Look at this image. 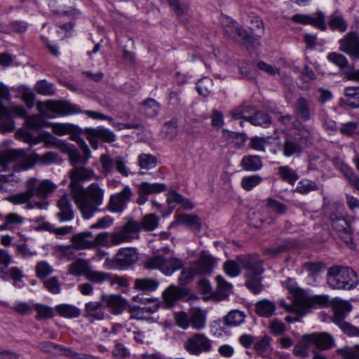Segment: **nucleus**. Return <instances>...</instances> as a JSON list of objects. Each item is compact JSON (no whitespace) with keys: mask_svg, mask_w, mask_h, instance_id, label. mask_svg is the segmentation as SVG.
Listing matches in <instances>:
<instances>
[{"mask_svg":"<svg viewBox=\"0 0 359 359\" xmlns=\"http://www.w3.org/2000/svg\"><path fill=\"white\" fill-rule=\"evenodd\" d=\"M84 219H89L99 210L102 204L104 190L98 183H92L87 188L76 187L72 194Z\"/></svg>","mask_w":359,"mask_h":359,"instance_id":"1","label":"nucleus"},{"mask_svg":"<svg viewBox=\"0 0 359 359\" xmlns=\"http://www.w3.org/2000/svg\"><path fill=\"white\" fill-rule=\"evenodd\" d=\"M237 260L245 271V286L253 294H259L263 290L262 273L264 271L263 261L257 254H245L237 256Z\"/></svg>","mask_w":359,"mask_h":359,"instance_id":"2","label":"nucleus"},{"mask_svg":"<svg viewBox=\"0 0 359 359\" xmlns=\"http://www.w3.org/2000/svg\"><path fill=\"white\" fill-rule=\"evenodd\" d=\"M327 282L333 289L351 290L357 285L358 278L351 268L334 266L328 269Z\"/></svg>","mask_w":359,"mask_h":359,"instance_id":"3","label":"nucleus"},{"mask_svg":"<svg viewBox=\"0 0 359 359\" xmlns=\"http://www.w3.org/2000/svg\"><path fill=\"white\" fill-rule=\"evenodd\" d=\"M159 218L154 214L150 213L144 215L141 222L129 220L123 227V233L114 236L116 243L120 241H130L133 239V233H139L141 230L153 231L157 228Z\"/></svg>","mask_w":359,"mask_h":359,"instance_id":"4","label":"nucleus"},{"mask_svg":"<svg viewBox=\"0 0 359 359\" xmlns=\"http://www.w3.org/2000/svg\"><path fill=\"white\" fill-rule=\"evenodd\" d=\"M10 93L8 88L2 83H0V132H11L14 129V123L11 118V114L24 117L26 116V111L19 107H15L12 109L4 106V101L9 100Z\"/></svg>","mask_w":359,"mask_h":359,"instance_id":"5","label":"nucleus"},{"mask_svg":"<svg viewBox=\"0 0 359 359\" xmlns=\"http://www.w3.org/2000/svg\"><path fill=\"white\" fill-rule=\"evenodd\" d=\"M15 162L13 170H26L35 164V161L28 156L23 149H8L0 153V171L8 170L11 163Z\"/></svg>","mask_w":359,"mask_h":359,"instance_id":"6","label":"nucleus"},{"mask_svg":"<svg viewBox=\"0 0 359 359\" xmlns=\"http://www.w3.org/2000/svg\"><path fill=\"white\" fill-rule=\"evenodd\" d=\"M184 263L182 259L173 257H164L156 255L149 257L144 262L147 269H158L167 276L172 275L175 271L182 269Z\"/></svg>","mask_w":359,"mask_h":359,"instance_id":"7","label":"nucleus"},{"mask_svg":"<svg viewBox=\"0 0 359 359\" xmlns=\"http://www.w3.org/2000/svg\"><path fill=\"white\" fill-rule=\"evenodd\" d=\"M333 315L331 320L338 325L342 332L349 337H354L358 328L344 320L351 311V305L348 302L339 301L333 304Z\"/></svg>","mask_w":359,"mask_h":359,"instance_id":"8","label":"nucleus"},{"mask_svg":"<svg viewBox=\"0 0 359 359\" xmlns=\"http://www.w3.org/2000/svg\"><path fill=\"white\" fill-rule=\"evenodd\" d=\"M39 348L46 352L57 355H62L70 359H97L90 354L80 353L70 347L56 344L50 341H42L38 345Z\"/></svg>","mask_w":359,"mask_h":359,"instance_id":"9","label":"nucleus"},{"mask_svg":"<svg viewBox=\"0 0 359 359\" xmlns=\"http://www.w3.org/2000/svg\"><path fill=\"white\" fill-rule=\"evenodd\" d=\"M294 294V301L296 304L303 310V314L306 311L313 306H330L331 301L328 296L316 295L312 297H308L304 290L302 289H295L293 290Z\"/></svg>","mask_w":359,"mask_h":359,"instance_id":"10","label":"nucleus"},{"mask_svg":"<svg viewBox=\"0 0 359 359\" xmlns=\"http://www.w3.org/2000/svg\"><path fill=\"white\" fill-rule=\"evenodd\" d=\"M100 161L102 173L105 176L111 173L114 168L119 174L124 177H128L131 173L126 165L127 161L121 156H116L113 158L109 154H102Z\"/></svg>","mask_w":359,"mask_h":359,"instance_id":"11","label":"nucleus"},{"mask_svg":"<svg viewBox=\"0 0 359 359\" xmlns=\"http://www.w3.org/2000/svg\"><path fill=\"white\" fill-rule=\"evenodd\" d=\"M250 106L234 109L232 111V116L234 119H243L254 126L266 128L271 123V118L267 113L263 111H257L253 116H246L247 109Z\"/></svg>","mask_w":359,"mask_h":359,"instance_id":"12","label":"nucleus"},{"mask_svg":"<svg viewBox=\"0 0 359 359\" xmlns=\"http://www.w3.org/2000/svg\"><path fill=\"white\" fill-rule=\"evenodd\" d=\"M184 348L189 353L198 355L211 351L212 341L204 334L196 333L184 342Z\"/></svg>","mask_w":359,"mask_h":359,"instance_id":"13","label":"nucleus"},{"mask_svg":"<svg viewBox=\"0 0 359 359\" xmlns=\"http://www.w3.org/2000/svg\"><path fill=\"white\" fill-rule=\"evenodd\" d=\"M348 78L352 81H359V69L349 72ZM340 104L352 109L359 108V86L346 87L344 97L340 99Z\"/></svg>","mask_w":359,"mask_h":359,"instance_id":"14","label":"nucleus"},{"mask_svg":"<svg viewBox=\"0 0 359 359\" xmlns=\"http://www.w3.org/2000/svg\"><path fill=\"white\" fill-rule=\"evenodd\" d=\"M133 195L132 189L126 185L123 190L110 196L107 209L112 212H121L126 208Z\"/></svg>","mask_w":359,"mask_h":359,"instance_id":"15","label":"nucleus"},{"mask_svg":"<svg viewBox=\"0 0 359 359\" xmlns=\"http://www.w3.org/2000/svg\"><path fill=\"white\" fill-rule=\"evenodd\" d=\"M339 50L352 60H359V38L356 32H350L339 41Z\"/></svg>","mask_w":359,"mask_h":359,"instance_id":"16","label":"nucleus"},{"mask_svg":"<svg viewBox=\"0 0 359 359\" xmlns=\"http://www.w3.org/2000/svg\"><path fill=\"white\" fill-rule=\"evenodd\" d=\"M44 107L46 110L59 116H67L82 112L78 105L66 100H48L44 103Z\"/></svg>","mask_w":359,"mask_h":359,"instance_id":"17","label":"nucleus"},{"mask_svg":"<svg viewBox=\"0 0 359 359\" xmlns=\"http://www.w3.org/2000/svg\"><path fill=\"white\" fill-rule=\"evenodd\" d=\"M138 197L136 203L142 205L148 201V196L151 194H156L167 190V186L163 183H149L142 182L137 186Z\"/></svg>","mask_w":359,"mask_h":359,"instance_id":"18","label":"nucleus"},{"mask_svg":"<svg viewBox=\"0 0 359 359\" xmlns=\"http://www.w3.org/2000/svg\"><path fill=\"white\" fill-rule=\"evenodd\" d=\"M297 117L304 122L309 121L314 115L315 104L305 97H299L293 104Z\"/></svg>","mask_w":359,"mask_h":359,"instance_id":"19","label":"nucleus"},{"mask_svg":"<svg viewBox=\"0 0 359 359\" xmlns=\"http://www.w3.org/2000/svg\"><path fill=\"white\" fill-rule=\"evenodd\" d=\"M27 181L30 186L29 189L32 191L34 196H36L43 200L46 199L57 188V185L49 180L39 182L36 178H31Z\"/></svg>","mask_w":359,"mask_h":359,"instance_id":"20","label":"nucleus"},{"mask_svg":"<svg viewBox=\"0 0 359 359\" xmlns=\"http://www.w3.org/2000/svg\"><path fill=\"white\" fill-rule=\"evenodd\" d=\"M48 6L55 14L77 16L79 11L75 7V0H49Z\"/></svg>","mask_w":359,"mask_h":359,"instance_id":"21","label":"nucleus"},{"mask_svg":"<svg viewBox=\"0 0 359 359\" xmlns=\"http://www.w3.org/2000/svg\"><path fill=\"white\" fill-rule=\"evenodd\" d=\"M70 183L69 187L72 194L74 192V188L83 187L81 182L89 180L95 177L94 171L83 167H76L69 172Z\"/></svg>","mask_w":359,"mask_h":359,"instance_id":"22","label":"nucleus"},{"mask_svg":"<svg viewBox=\"0 0 359 359\" xmlns=\"http://www.w3.org/2000/svg\"><path fill=\"white\" fill-rule=\"evenodd\" d=\"M138 259V253L135 248H121L116 253L114 262L116 266L128 268L133 265Z\"/></svg>","mask_w":359,"mask_h":359,"instance_id":"23","label":"nucleus"},{"mask_svg":"<svg viewBox=\"0 0 359 359\" xmlns=\"http://www.w3.org/2000/svg\"><path fill=\"white\" fill-rule=\"evenodd\" d=\"M292 20L303 25H312L322 31L327 29L325 21V15L320 12H316L312 15L304 14H295L292 16Z\"/></svg>","mask_w":359,"mask_h":359,"instance_id":"24","label":"nucleus"},{"mask_svg":"<svg viewBox=\"0 0 359 359\" xmlns=\"http://www.w3.org/2000/svg\"><path fill=\"white\" fill-rule=\"evenodd\" d=\"M216 259L205 251H202L197 261L192 264L198 276L210 275L213 270Z\"/></svg>","mask_w":359,"mask_h":359,"instance_id":"25","label":"nucleus"},{"mask_svg":"<svg viewBox=\"0 0 359 359\" xmlns=\"http://www.w3.org/2000/svg\"><path fill=\"white\" fill-rule=\"evenodd\" d=\"M86 278L88 280L93 283L99 284L110 280L111 285L116 284L121 287H126L128 285L127 280L125 278L119 276H115L111 278L110 274L108 273L93 271L91 269H90Z\"/></svg>","mask_w":359,"mask_h":359,"instance_id":"26","label":"nucleus"},{"mask_svg":"<svg viewBox=\"0 0 359 359\" xmlns=\"http://www.w3.org/2000/svg\"><path fill=\"white\" fill-rule=\"evenodd\" d=\"M221 25L224 34L233 40L239 41L240 36L245 34V29L235 20L227 16L222 18Z\"/></svg>","mask_w":359,"mask_h":359,"instance_id":"27","label":"nucleus"},{"mask_svg":"<svg viewBox=\"0 0 359 359\" xmlns=\"http://www.w3.org/2000/svg\"><path fill=\"white\" fill-rule=\"evenodd\" d=\"M308 337L311 345L321 351L330 349L334 345L333 337L327 332L309 334Z\"/></svg>","mask_w":359,"mask_h":359,"instance_id":"28","label":"nucleus"},{"mask_svg":"<svg viewBox=\"0 0 359 359\" xmlns=\"http://www.w3.org/2000/svg\"><path fill=\"white\" fill-rule=\"evenodd\" d=\"M100 301L109 307L114 314L121 313L126 306V302L120 295H102Z\"/></svg>","mask_w":359,"mask_h":359,"instance_id":"29","label":"nucleus"},{"mask_svg":"<svg viewBox=\"0 0 359 359\" xmlns=\"http://www.w3.org/2000/svg\"><path fill=\"white\" fill-rule=\"evenodd\" d=\"M102 302H90L86 304L83 316L94 320H102L104 318V307Z\"/></svg>","mask_w":359,"mask_h":359,"instance_id":"30","label":"nucleus"},{"mask_svg":"<svg viewBox=\"0 0 359 359\" xmlns=\"http://www.w3.org/2000/svg\"><path fill=\"white\" fill-rule=\"evenodd\" d=\"M187 294V290L185 288L170 285L163 292V297L168 306H172L176 301L184 298Z\"/></svg>","mask_w":359,"mask_h":359,"instance_id":"31","label":"nucleus"},{"mask_svg":"<svg viewBox=\"0 0 359 359\" xmlns=\"http://www.w3.org/2000/svg\"><path fill=\"white\" fill-rule=\"evenodd\" d=\"M282 150L283 155L286 157H299L304 151V147L300 142L287 137L283 142Z\"/></svg>","mask_w":359,"mask_h":359,"instance_id":"32","label":"nucleus"},{"mask_svg":"<svg viewBox=\"0 0 359 359\" xmlns=\"http://www.w3.org/2000/svg\"><path fill=\"white\" fill-rule=\"evenodd\" d=\"M122 233L123 229H121V231L111 234H110L108 232L100 233L97 235H96L95 239L92 241L93 248H95L96 246L109 247L111 245H116L121 243H124L125 241H120L118 243H116V241L114 240V236L118 235H120L121 236Z\"/></svg>","mask_w":359,"mask_h":359,"instance_id":"33","label":"nucleus"},{"mask_svg":"<svg viewBox=\"0 0 359 359\" xmlns=\"http://www.w3.org/2000/svg\"><path fill=\"white\" fill-rule=\"evenodd\" d=\"M294 246V242L292 240L285 239L277 241L273 245L264 249V252L271 257H276L285 252Z\"/></svg>","mask_w":359,"mask_h":359,"instance_id":"34","label":"nucleus"},{"mask_svg":"<svg viewBox=\"0 0 359 359\" xmlns=\"http://www.w3.org/2000/svg\"><path fill=\"white\" fill-rule=\"evenodd\" d=\"M276 309V304L267 299L257 302L255 305V311L259 317L270 318Z\"/></svg>","mask_w":359,"mask_h":359,"instance_id":"35","label":"nucleus"},{"mask_svg":"<svg viewBox=\"0 0 359 359\" xmlns=\"http://www.w3.org/2000/svg\"><path fill=\"white\" fill-rule=\"evenodd\" d=\"M57 206L60 212L57 213V217L60 221H70L73 219L72 205L65 195L59 199Z\"/></svg>","mask_w":359,"mask_h":359,"instance_id":"36","label":"nucleus"},{"mask_svg":"<svg viewBox=\"0 0 359 359\" xmlns=\"http://www.w3.org/2000/svg\"><path fill=\"white\" fill-rule=\"evenodd\" d=\"M206 316L199 308H191L189 310V326L195 330H201L205 325Z\"/></svg>","mask_w":359,"mask_h":359,"instance_id":"37","label":"nucleus"},{"mask_svg":"<svg viewBox=\"0 0 359 359\" xmlns=\"http://www.w3.org/2000/svg\"><path fill=\"white\" fill-rule=\"evenodd\" d=\"M277 175L279 178L291 185H294L299 180V176L297 170L289 165H281L278 168Z\"/></svg>","mask_w":359,"mask_h":359,"instance_id":"38","label":"nucleus"},{"mask_svg":"<svg viewBox=\"0 0 359 359\" xmlns=\"http://www.w3.org/2000/svg\"><path fill=\"white\" fill-rule=\"evenodd\" d=\"M261 158L256 155L245 156L242 158L240 166L246 171L255 172L262 168Z\"/></svg>","mask_w":359,"mask_h":359,"instance_id":"39","label":"nucleus"},{"mask_svg":"<svg viewBox=\"0 0 359 359\" xmlns=\"http://www.w3.org/2000/svg\"><path fill=\"white\" fill-rule=\"evenodd\" d=\"M158 285V281L152 278H137L134 281V288L144 293L155 291Z\"/></svg>","mask_w":359,"mask_h":359,"instance_id":"40","label":"nucleus"},{"mask_svg":"<svg viewBox=\"0 0 359 359\" xmlns=\"http://www.w3.org/2000/svg\"><path fill=\"white\" fill-rule=\"evenodd\" d=\"M177 222L187 226L192 231H200L201 223L197 215L182 214L177 217Z\"/></svg>","mask_w":359,"mask_h":359,"instance_id":"41","label":"nucleus"},{"mask_svg":"<svg viewBox=\"0 0 359 359\" xmlns=\"http://www.w3.org/2000/svg\"><path fill=\"white\" fill-rule=\"evenodd\" d=\"M90 269V266L88 261L83 259H78L69 265V272L74 276L83 275L86 277Z\"/></svg>","mask_w":359,"mask_h":359,"instance_id":"42","label":"nucleus"},{"mask_svg":"<svg viewBox=\"0 0 359 359\" xmlns=\"http://www.w3.org/2000/svg\"><path fill=\"white\" fill-rule=\"evenodd\" d=\"M328 26L332 30H337L342 33L346 31L348 23L342 15L336 12L330 17Z\"/></svg>","mask_w":359,"mask_h":359,"instance_id":"43","label":"nucleus"},{"mask_svg":"<svg viewBox=\"0 0 359 359\" xmlns=\"http://www.w3.org/2000/svg\"><path fill=\"white\" fill-rule=\"evenodd\" d=\"M140 110L142 114L151 118L158 114L160 105L154 99L149 98L140 105Z\"/></svg>","mask_w":359,"mask_h":359,"instance_id":"44","label":"nucleus"},{"mask_svg":"<svg viewBox=\"0 0 359 359\" xmlns=\"http://www.w3.org/2000/svg\"><path fill=\"white\" fill-rule=\"evenodd\" d=\"M330 219L333 229L339 232L347 231L351 228L348 220L341 214L332 212L330 215Z\"/></svg>","mask_w":359,"mask_h":359,"instance_id":"45","label":"nucleus"},{"mask_svg":"<svg viewBox=\"0 0 359 359\" xmlns=\"http://www.w3.org/2000/svg\"><path fill=\"white\" fill-rule=\"evenodd\" d=\"M26 188L25 191L12 195L8 198V200L15 205H27V203L30 202L31 198L34 196L32 191L29 189L30 186L28 181L26 182Z\"/></svg>","mask_w":359,"mask_h":359,"instance_id":"46","label":"nucleus"},{"mask_svg":"<svg viewBox=\"0 0 359 359\" xmlns=\"http://www.w3.org/2000/svg\"><path fill=\"white\" fill-rule=\"evenodd\" d=\"M55 310L60 316L67 318H78L81 315V310L71 304H60L55 307Z\"/></svg>","mask_w":359,"mask_h":359,"instance_id":"47","label":"nucleus"},{"mask_svg":"<svg viewBox=\"0 0 359 359\" xmlns=\"http://www.w3.org/2000/svg\"><path fill=\"white\" fill-rule=\"evenodd\" d=\"M25 221V218L17 213H9L5 217V222L0 226V230H11L21 225Z\"/></svg>","mask_w":359,"mask_h":359,"instance_id":"48","label":"nucleus"},{"mask_svg":"<svg viewBox=\"0 0 359 359\" xmlns=\"http://www.w3.org/2000/svg\"><path fill=\"white\" fill-rule=\"evenodd\" d=\"M245 316L243 312L238 310L230 311L224 318V323L228 326H238L245 320Z\"/></svg>","mask_w":359,"mask_h":359,"instance_id":"49","label":"nucleus"},{"mask_svg":"<svg viewBox=\"0 0 359 359\" xmlns=\"http://www.w3.org/2000/svg\"><path fill=\"white\" fill-rule=\"evenodd\" d=\"M311 346L308 334H304L302 339L294 346L293 353L296 356L305 358L308 356V348Z\"/></svg>","mask_w":359,"mask_h":359,"instance_id":"50","label":"nucleus"},{"mask_svg":"<svg viewBox=\"0 0 359 359\" xmlns=\"http://www.w3.org/2000/svg\"><path fill=\"white\" fill-rule=\"evenodd\" d=\"M157 158L149 154H141L138 156V165L141 169L150 170L157 165Z\"/></svg>","mask_w":359,"mask_h":359,"instance_id":"51","label":"nucleus"},{"mask_svg":"<svg viewBox=\"0 0 359 359\" xmlns=\"http://www.w3.org/2000/svg\"><path fill=\"white\" fill-rule=\"evenodd\" d=\"M224 271L230 277H237L241 273V266L237 260V257L234 260H227L224 263Z\"/></svg>","mask_w":359,"mask_h":359,"instance_id":"52","label":"nucleus"},{"mask_svg":"<svg viewBox=\"0 0 359 359\" xmlns=\"http://www.w3.org/2000/svg\"><path fill=\"white\" fill-rule=\"evenodd\" d=\"M198 93L204 97L208 96L213 89V81L209 77L202 78L196 83Z\"/></svg>","mask_w":359,"mask_h":359,"instance_id":"53","label":"nucleus"},{"mask_svg":"<svg viewBox=\"0 0 359 359\" xmlns=\"http://www.w3.org/2000/svg\"><path fill=\"white\" fill-rule=\"evenodd\" d=\"M90 134V135L97 136L107 142H112L116 139L115 135L111 131L102 127L91 129Z\"/></svg>","mask_w":359,"mask_h":359,"instance_id":"54","label":"nucleus"},{"mask_svg":"<svg viewBox=\"0 0 359 359\" xmlns=\"http://www.w3.org/2000/svg\"><path fill=\"white\" fill-rule=\"evenodd\" d=\"M250 18L249 29L251 30L252 34L258 37H262L264 32L263 21L258 16H250Z\"/></svg>","mask_w":359,"mask_h":359,"instance_id":"55","label":"nucleus"},{"mask_svg":"<svg viewBox=\"0 0 359 359\" xmlns=\"http://www.w3.org/2000/svg\"><path fill=\"white\" fill-rule=\"evenodd\" d=\"M35 90L41 95L51 96L55 93V89L53 83H48L46 80L38 81L35 85Z\"/></svg>","mask_w":359,"mask_h":359,"instance_id":"56","label":"nucleus"},{"mask_svg":"<svg viewBox=\"0 0 359 359\" xmlns=\"http://www.w3.org/2000/svg\"><path fill=\"white\" fill-rule=\"evenodd\" d=\"M5 275H8V276L13 280V285L17 287H22L23 286V283L22 280V278L23 276L22 272L18 267L13 266L10 268L8 270H5Z\"/></svg>","mask_w":359,"mask_h":359,"instance_id":"57","label":"nucleus"},{"mask_svg":"<svg viewBox=\"0 0 359 359\" xmlns=\"http://www.w3.org/2000/svg\"><path fill=\"white\" fill-rule=\"evenodd\" d=\"M262 180V178L258 175H253L243 177L241 180V187L245 191H251L257 186Z\"/></svg>","mask_w":359,"mask_h":359,"instance_id":"58","label":"nucleus"},{"mask_svg":"<svg viewBox=\"0 0 359 359\" xmlns=\"http://www.w3.org/2000/svg\"><path fill=\"white\" fill-rule=\"evenodd\" d=\"M318 189V187L315 182L303 180L298 182V184L295 189V191L306 194L312 191H316Z\"/></svg>","mask_w":359,"mask_h":359,"instance_id":"59","label":"nucleus"},{"mask_svg":"<svg viewBox=\"0 0 359 359\" xmlns=\"http://www.w3.org/2000/svg\"><path fill=\"white\" fill-rule=\"evenodd\" d=\"M26 123L31 129L36 130L43 127H49L50 123L46 121L43 118L39 115L29 116L27 118Z\"/></svg>","mask_w":359,"mask_h":359,"instance_id":"60","label":"nucleus"},{"mask_svg":"<svg viewBox=\"0 0 359 359\" xmlns=\"http://www.w3.org/2000/svg\"><path fill=\"white\" fill-rule=\"evenodd\" d=\"M271 338L268 335H264L259 341L254 344V348L258 354L265 356L266 353L271 348Z\"/></svg>","mask_w":359,"mask_h":359,"instance_id":"61","label":"nucleus"},{"mask_svg":"<svg viewBox=\"0 0 359 359\" xmlns=\"http://www.w3.org/2000/svg\"><path fill=\"white\" fill-rule=\"evenodd\" d=\"M327 60L339 67L341 69H344L348 67V61L347 58L342 54L332 52L327 55Z\"/></svg>","mask_w":359,"mask_h":359,"instance_id":"62","label":"nucleus"},{"mask_svg":"<svg viewBox=\"0 0 359 359\" xmlns=\"http://www.w3.org/2000/svg\"><path fill=\"white\" fill-rule=\"evenodd\" d=\"M34 309L37 312L36 316L37 320L48 319L53 316V309L50 306L36 304H34Z\"/></svg>","mask_w":359,"mask_h":359,"instance_id":"63","label":"nucleus"},{"mask_svg":"<svg viewBox=\"0 0 359 359\" xmlns=\"http://www.w3.org/2000/svg\"><path fill=\"white\" fill-rule=\"evenodd\" d=\"M35 270L37 277L41 279H45L53 271L52 266L45 261L37 263Z\"/></svg>","mask_w":359,"mask_h":359,"instance_id":"64","label":"nucleus"}]
</instances>
